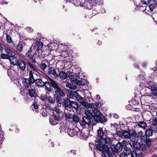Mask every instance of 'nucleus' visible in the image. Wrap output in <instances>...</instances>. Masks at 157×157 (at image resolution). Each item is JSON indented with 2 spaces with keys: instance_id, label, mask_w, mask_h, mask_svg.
<instances>
[{
  "instance_id": "1",
  "label": "nucleus",
  "mask_w": 157,
  "mask_h": 157,
  "mask_svg": "<svg viewBox=\"0 0 157 157\" xmlns=\"http://www.w3.org/2000/svg\"><path fill=\"white\" fill-rule=\"evenodd\" d=\"M27 68L30 70L29 71L28 78L24 79L23 83L24 87L27 89H29L33 86L32 84L34 83L35 78L34 77V72H37L38 69L34 65L29 62L27 63Z\"/></svg>"
},
{
  "instance_id": "2",
  "label": "nucleus",
  "mask_w": 157,
  "mask_h": 157,
  "mask_svg": "<svg viewBox=\"0 0 157 157\" xmlns=\"http://www.w3.org/2000/svg\"><path fill=\"white\" fill-rule=\"evenodd\" d=\"M97 133L99 140L97 145L101 144L111 145L112 144L113 141V139L107 136V133L103 131L102 128H99L97 130Z\"/></svg>"
},
{
  "instance_id": "3",
  "label": "nucleus",
  "mask_w": 157,
  "mask_h": 157,
  "mask_svg": "<svg viewBox=\"0 0 157 157\" xmlns=\"http://www.w3.org/2000/svg\"><path fill=\"white\" fill-rule=\"evenodd\" d=\"M93 116L89 111L85 112V116H83L79 122L80 125L83 128L86 127V125L89 126L90 125L91 120L93 119Z\"/></svg>"
},
{
  "instance_id": "4",
  "label": "nucleus",
  "mask_w": 157,
  "mask_h": 157,
  "mask_svg": "<svg viewBox=\"0 0 157 157\" xmlns=\"http://www.w3.org/2000/svg\"><path fill=\"white\" fill-rule=\"evenodd\" d=\"M138 135H137L134 138V140H131L132 142L130 143L131 147L134 148L137 150V151H144L146 150V145L143 144H140V143L138 142L139 139Z\"/></svg>"
},
{
  "instance_id": "5",
  "label": "nucleus",
  "mask_w": 157,
  "mask_h": 157,
  "mask_svg": "<svg viewBox=\"0 0 157 157\" xmlns=\"http://www.w3.org/2000/svg\"><path fill=\"white\" fill-rule=\"evenodd\" d=\"M111 145L106 144L96 145V148L101 151V155L103 157H111L112 153L110 151L109 147Z\"/></svg>"
},
{
  "instance_id": "6",
  "label": "nucleus",
  "mask_w": 157,
  "mask_h": 157,
  "mask_svg": "<svg viewBox=\"0 0 157 157\" xmlns=\"http://www.w3.org/2000/svg\"><path fill=\"white\" fill-rule=\"evenodd\" d=\"M127 143V142L126 141L123 140L121 143L118 142L116 145L112 144L110 147L113 151V155H116V153L121 151L123 149V147L126 146Z\"/></svg>"
},
{
  "instance_id": "7",
  "label": "nucleus",
  "mask_w": 157,
  "mask_h": 157,
  "mask_svg": "<svg viewBox=\"0 0 157 157\" xmlns=\"http://www.w3.org/2000/svg\"><path fill=\"white\" fill-rule=\"evenodd\" d=\"M55 111L56 113L55 114L54 112L52 114L53 116L50 117L49 119V121L50 124L53 125H55L58 124L59 121V108L58 106H56L54 108Z\"/></svg>"
},
{
  "instance_id": "8",
  "label": "nucleus",
  "mask_w": 157,
  "mask_h": 157,
  "mask_svg": "<svg viewBox=\"0 0 157 157\" xmlns=\"http://www.w3.org/2000/svg\"><path fill=\"white\" fill-rule=\"evenodd\" d=\"M137 135L136 132L133 130L129 131L126 130L123 131V136L126 138L130 139L131 140H133L134 138Z\"/></svg>"
},
{
  "instance_id": "9",
  "label": "nucleus",
  "mask_w": 157,
  "mask_h": 157,
  "mask_svg": "<svg viewBox=\"0 0 157 157\" xmlns=\"http://www.w3.org/2000/svg\"><path fill=\"white\" fill-rule=\"evenodd\" d=\"M50 80L51 81L52 86L54 88L55 90V94L54 95V98L56 100L57 105L59 103V87L58 86L57 83L52 79L49 78Z\"/></svg>"
},
{
  "instance_id": "10",
  "label": "nucleus",
  "mask_w": 157,
  "mask_h": 157,
  "mask_svg": "<svg viewBox=\"0 0 157 157\" xmlns=\"http://www.w3.org/2000/svg\"><path fill=\"white\" fill-rule=\"evenodd\" d=\"M96 106V104H95L92 103L91 104H89L88 105V107L90 108H92V109L93 108L94 110L93 111L94 113V119L95 121L98 117L101 115V113L100 111L96 109H95L94 106Z\"/></svg>"
},
{
  "instance_id": "11",
  "label": "nucleus",
  "mask_w": 157,
  "mask_h": 157,
  "mask_svg": "<svg viewBox=\"0 0 157 157\" xmlns=\"http://www.w3.org/2000/svg\"><path fill=\"white\" fill-rule=\"evenodd\" d=\"M27 94L31 98H36L38 97L37 92L34 86L28 90Z\"/></svg>"
},
{
  "instance_id": "12",
  "label": "nucleus",
  "mask_w": 157,
  "mask_h": 157,
  "mask_svg": "<svg viewBox=\"0 0 157 157\" xmlns=\"http://www.w3.org/2000/svg\"><path fill=\"white\" fill-rule=\"evenodd\" d=\"M33 52L35 53H39V51H41V49L43 47L42 43L40 41L36 42L33 45Z\"/></svg>"
},
{
  "instance_id": "13",
  "label": "nucleus",
  "mask_w": 157,
  "mask_h": 157,
  "mask_svg": "<svg viewBox=\"0 0 157 157\" xmlns=\"http://www.w3.org/2000/svg\"><path fill=\"white\" fill-rule=\"evenodd\" d=\"M13 64L17 66L21 71H24L26 67L25 63L21 59L17 60L15 63H13Z\"/></svg>"
},
{
  "instance_id": "14",
  "label": "nucleus",
  "mask_w": 157,
  "mask_h": 157,
  "mask_svg": "<svg viewBox=\"0 0 157 157\" xmlns=\"http://www.w3.org/2000/svg\"><path fill=\"white\" fill-rule=\"evenodd\" d=\"M153 132L152 131V130L151 129L148 128L147 129L145 132V135L146 136L144 135H143L144 133L142 131H140L138 133V135H139V136L142 139H143V138H144L145 137H146V136H152L153 134Z\"/></svg>"
},
{
  "instance_id": "15",
  "label": "nucleus",
  "mask_w": 157,
  "mask_h": 157,
  "mask_svg": "<svg viewBox=\"0 0 157 157\" xmlns=\"http://www.w3.org/2000/svg\"><path fill=\"white\" fill-rule=\"evenodd\" d=\"M37 57H40V55L39 54H37L35 53L34 54H33V56H32L30 57L29 59L30 60L31 62L29 61H28L26 62L27 64V63L28 62H29L31 63L33 65H34L36 67V65H35V64L36 63L37 61L36 60V56Z\"/></svg>"
},
{
  "instance_id": "16",
  "label": "nucleus",
  "mask_w": 157,
  "mask_h": 157,
  "mask_svg": "<svg viewBox=\"0 0 157 157\" xmlns=\"http://www.w3.org/2000/svg\"><path fill=\"white\" fill-rule=\"evenodd\" d=\"M34 80V83L37 86L41 88L44 87L45 81H44L40 77L39 78L35 79Z\"/></svg>"
},
{
  "instance_id": "17",
  "label": "nucleus",
  "mask_w": 157,
  "mask_h": 157,
  "mask_svg": "<svg viewBox=\"0 0 157 157\" xmlns=\"http://www.w3.org/2000/svg\"><path fill=\"white\" fill-rule=\"evenodd\" d=\"M72 51L69 49L66 50L64 51H62L60 55L63 58H67L68 56H71Z\"/></svg>"
},
{
  "instance_id": "18",
  "label": "nucleus",
  "mask_w": 157,
  "mask_h": 157,
  "mask_svg": "<svg viewBox=\"0 0 157 157\" xmlns=\"http://www.w3.org/2000/svg\"><path fill=\"white\" fill-rule=\"evenodd\" d=\"M77 128H75L73 129H70L68 128V135L71 137L75 136V135L78 134V131H77Z\"/></svg>"
},
{
  "instance_id": "19",
  "label": "nucleus",
  "mask_w": 157,
  "mask_h": 157,
  "mask_svg": "<svg viewBox=\"0 0 157 157\" xmlns=\"http://www.w3.org/2000/svg\"><path fill=\"white\" fill-rule=\"evenodd\" d=\"M48 73L51 75H56V72L54 68L51 65H49L48 67Z\"/></svg>"
},
{
  "instance_id": "20",
  "label": "nucleus",
  "mask_w": 157,
  "mask_h": 157,
  "mask_svg": "<svg viewBox=\"0 0 157 157\" xmlns=\"http://www.w3.org/2000/svg\"><path fill=\"white\" fill-rule=\"evenodd\" d=\"M49 109L47 107L45 108H42L41 109V114L43 116L46 117L49 115L50 113L49 112Z\"/></svg>"
},
{
  "instance_id": "21",
  "label": "nucleus",
  "mask_w": 157,
  "mask_h": 157,
  "mask_svg": "<svg viewBox=\"0 0 157 157\" xmlns=\"http://www.w3.org/2000/svg\"><path fill=\"white\" fill-rule=\"evenodd\" d=\"M60 127L59 128V129L60 130V132H68L69 128L67 127L66 124L64 123H60Z\"/></svg>"
},
{
  "instance_id": "22",
  "label": "nucleus",
  "mask_w": 157,
  "mask_h": 157,
  "mask_svg": "<svg viewBox=\"0 0 157 157\" xmlns=\"http://www.w3.org/2000/svg\"><path fill=\"white\" fill-rule=\"evenodd\" d=\"M45 86L46 90L48 91H52L51 89L52 85L51 84V81H45L44 87Z\"/></svg>"
},
{
  "instance_id": "23",
  "label": "nucleus",
  "mask_w": 157,
  "mask_h": 157,
  "mask_svg": "<svg viewBox=\"0 0 157 157\" xmlns=\"http://www.w3.org/2000/svg\"><path fill=\"white\" fill-rule=\"evenodd\" d=\"M95 121L97 122H100L102 123L106 122L107 121V119L104 116H101V115L98 117V118L96 119Z\"/></svg>"
},
{
  "instance_id": "24",
  "label": "nucleus",
  "mask_w": 157,
  "mask_h": 157,
  "mask_svg": "<svg viewBox=\"0 0 157 157\" xmlns=\"http://www.w3.org/2000/svg\"><path fill=\"white\" fill-rule=\"evenodd\" d=\"M152 94L155 96H157V86L155 85H152L151 86Z\"/></svg>"
},
{
  "instance_id": "25",
  "label": "nucleus",
  "mask_w": 157,
  "mask_h": 157,
  "mask_svg": "<svg viewBox=\"0 0 157 157\" xmlns=\"http://www.w3.org/2000/svg\"><path fill=\"white\" fill-rule=\"evenodd\" d=\"M71 96L74 97L76 98L78 100H81L82 97L76 91H73L71 92Z\"/></svg>"
},
{
  "instance_id": "26",
  "label": "nucleus",
  "mask_w": 157,
  "mask_h": 157,
  "mask_svg": "<svg viewBox=\"0 0 157 157\" xmlns=\"http://www.w3.org/2000/svg\"><path fill=\"white\" fill-rule=\"evenodd\" d=\"M13 72L14 74H15L16 73V70H14L13 68L12 67H10L7 71V75L10 78L12 77V73Z\"/></svg>"
},
{
  "instance_id": "27",
  "label": "nucleus",
  "mask_w": 157,
  "mask_h": 157,
  "mask_svg": "<svg viewBox=\"0 0 157 157\" xmlns=\"http://www.w3.org/2000/svg\"><path fill=\"white\" fill-rule=\"evenodd\" d=\"M34 52L33 51L32 48H31L26 53V55L27 57L29 58L30 57L32 56H33V54H34H34L33 53Z\"/></svg>"
},
{
  "instance_id": "28",
  "label": "nucleus",
  "mask_w": 157,
  "mask_h": 157,
  "mask_svg": "<svg viewBox=\"0 0 157 157\" xmlns=\"http://www.w3.org/2000/svg\"><path fill=\"white\" fill-rule=\"evenodd\" d=\"M139 127L141 128L144 129H145L147 125L146 123L144 121H140L138 124Z\"/></svg>"
},
{
  "instance_id": "29",
  "label": "nucleus",
  "mask_w": 157,
  "mask_h": 157,
  "mask_svg": "<svg viewBox=\"0 0 157 157\" xmlns=\"http://www.w3.org/2000/svg\"><path fill=\"white\" fill-rule=\"evenodd\" d=\"M125 146L123 152H125V153L127 154L128 156L130 155L131 153V150L129 147H126V146Z\"/></svg>"
},
{
  "instance_id": "30",
  "label": "nucleus",
  "mask_w": 157,
  "mask_h": 157,
  "mask_svg": "<svg viewBox=\"0 0 157 157\" xmlns=\"http://www.w3.org/2000/svg\"><path fill=\"white\" fill-rule=\"evenodd\" d=\"M147 97L145 96H142L140 98V101L141 104L145 105L146 104Z\"/></svg>"
},
{
  "instance_id": "31",
  "label": "nucleus",
  "mask_w": 157,
  "mask_h": 157,
  "mask_svg": "<svg viewBox=\"0 0 157 157\" xmlns=\"http://www.w3.org/2000/svg\"><path fill=\"white\" fill-rule=\"evenodd\" d=\"M66 86L67 87H68L71 89H73V90H75V89H76L77 87L75 85H74L73 84H71V83H68L67 84Z\"/></svg>"
},
{
  "instance_id": "32",
  "label": "nucleus",
  "mask_w": 157,
  "mask_h": 157,
  "mask_svg": "<svg viewBox=\"0 0 157 157\" xmlns=\"http://www.w3.org/2000/svg\"><path fill=\"white\" fill-rule=\"evenodd\" d=\"M72 101H70L68 99H66L64 101V104L66 106L70 107Z\"/></svg>"
},
{
  "instance_id": "33",
  "label": "nucleus",
  "mask_w": 157,
  "mask_h": 157,
  "mask_svg": "<svg viewBox=\"0 0 157 157\" xmlns=\"http://www.w3.org/2000/svg\"><path fill=\"white\" fill-rule=\"evenodd\" d=\"M4 49L5 52L6 54L10 55L11 56H12V52L10 49L8 48L7 47H5Z\"/></svg>"
},
{
  "instance_id": "34",
  "label": "nucleus",
  "mask_w": 157,
  "mask_h": 157,
  "mask_svg": "<svg viewBox=\"0 0 157 157\" xmlns=\"http://www.w3.org/2000/svg\"><path fill=\"white\" fill-rule=\"evenodd\" d=\"M71 107L76 109L78 107V105L77 103L72 101L70 105Z\"/></svg>"
},
{
  "instance_id": "35",
  "label": "nucleus",
  "mask_w": 157,
  "mask_h": 157,
  "mask_svg": "<svg viewBox=\"0 0 157 157\" xmlns=\"http://www.w3.org/2000/svg\"><path fill=\"white\" fill-rule=\"evenodd\" d=\"M59 77L62 79H65L67 77L66 74L63 71L59 72Z\"/></svg>"
},
{
  "instance_id": "36",
  "label": "nucleus",
  "mask_w": 157,
  "mask_h": 157,
  "mask_svg": "<svg viewBox=\"0 0 157 157\" xmlns=\"http://www.w3.org/2000/svg\"><path fill=\"white\" fill-rule=\"evenodd\" d=\"M73 121L76 122H78L79 121V118L78 116L75 114L74 115L72 116Z\"/></svg>"
},
{
  "instance_id": "37",
  "label": "nucleus",
  "mask_w": 157,
  "mask_h": 157,
  "mask_svg": "<svg viewBox=\"0 0 157 157\" xmlns=\"http://www.w3.org/2000/svg\"><path fill=\"white\" fill-rule=\"evenodd\" d=\"M11 56L7 54H5L4 53L1 54V57L2 59H10Z\"/></svg>"
},
{
  "instance_id": "38",
  "label": "nucleus",
  "mask_w": 157,
  "mask_h": 157,
  "mask_svg": "<svg viewBox=\"0 0 157 157\" xmlns=\"http://www.w3.org/2000/svg\"><path fill=\"white\" fill-rule=\"evenodd\" d=\"M40 68L43 71H44L45 69L47 67V65L44 63H41L40 65Z\"/></svg>"
},
{
  "instance_id": "39",
  "label": "nucleus",
  "mask_w": 157,
  "mask_h": 157,
  "mask_svg": "<svg viewBox=\"0 0 157 157\" xmlns=\"http://www.w3.org/2000/svg\"><path fill=\"white\" fill-rule=\"evenodd\" d=\"M23 46L21 44H18L17 46V51L20 52L22 49Z\"/></svg>"
},
{
  "instance_id": "40",
  "label": "nucleus",
  "mask_w": 157,
  "mask_h": 157,
  "mask_svg": "<svg viewBox=\"0 0 157 157\" xmlns=\"http://www.w3.org/2000/svg\"><path fill=\"white\" fill-rule=\"evenodd\" d=\"M53 99L52 97L49 96L48 97V103L51 104H53L55 101V98Z\"/></svg>"
},
{
  "instance_id": "41",
  "label": "nucleus",
  "mask_w": 157,
  "mask_h": 157,
  "mask_svg": "<svg viewBox=\"0 0 157 157\" xmlns=\"http://www.w3.org/2000/svg\"><path fill=\"white\" fill-rule=\"evenodd\" d=\"M145 143L147 146L148 147H150L151 145V139H147L145 140Z\"/></svg>"
},
{
  "instance_id": "42",
  "label": "nucleus",
  "mask_w": 157,
  "mask_h": 157,
  "mask_svg": "<svg viewBox=\"0 0 157 157\" xmlns=\"http://www.w3.org/2000/svg\"><path fill=\"white\" fill-rule=\"evenodd\" d=\"M155 7L154 4H151L149 5V7L151 11H153Z\"/></svg>"
},
{
  "instance_id": "43",
  "label": "nucleus",
  "mask_w": 157,
  "mask_h": 157,
  "mask_svg": "<svg viewBox=\"0 0 157 157\" xmlns=\"http://www.w3.org/2000/svg\"><path fill=\"white\" fill-rule=\"evenodd\" d=\"M86 3H85V6L88 9H90L91 8L92 5L90 2H86Z\"/></svg>"
},
{
  "instance_id": "44",
  "label": "nucleus",
  "mask_w": 157,
  "mask_h": 157,
  "mask_svg": "<svg viewBox=\"0 0 157 157\" xmlns=\"http://www.w3.org/2000/svg\"><path fill=\"white\" fill-rule=\"evenodd\" d=\"M131 155L132 157H137V152L135 150L131 152Z\"/></svg>"
},
{
  "instance_id": "45",
  "label": "nucleus",
  "mask_w": 157,
  "mask_h": 157,
  "mask_svg": "<svg viewBox=\"0 0 157 157\" xmlns=\"http://www.w3.org/2000/svg\"><path fill=\"white\" fill-rule=\"evenodd\" d=\"M32 106H33L34 109H36L35 112L36 113H37L38 111V110L36 109L38 108V105L37 104V103L34 102Z\"/></svg>"
},
{
  "instance_id": "46",
  "label": "nucleus",
  "mask_w": 157,
  "mask_h": 157,
  "mask_svg": "<svg viewBox=\"0 0 157 157\" xmlns=\"http://www.w3.org/2000/svg\"><path fill=\"white\" fill-rule=\"evenodd\" d=\"M132 104L134 105H138V102L136 99L134 98L132 100Z\"/></svg>"
},
{
  "instance_id": "47",
  "label": "nucleus",
  "mask_w": 157,
  "mask_h": 157,
  "mask_svg": "<svg viewBox=\"0 0 157 157\" xmlns=\"http://www.w3.org/2000/svg\"><path fill=\"white\" fill-rule=\"evenodd\" d=\"M40 98L43 101H45L47 100V98L46 96L43 94L40 95Z\"/></svg>"
},
{
  "instance_id": "48",
  "label": "nucleus",
  "mask_w": 157,
  "mask_h": 157,
  "mask_svg": "<svg viewBox=\"0 0 157 157\" xmlns=\"http://www.w3.org/2000/svg\"><path fill=\"white\" fill-rule=\"evenodd\" d=\"M72 115L69 113H65V117L67 119H70L71 118Z\"/></svg>"
},
{
  "instance_id": "49",
  "label": "nucleus",
  "mask_w": 157,
  "mask_h": 157,
  "mask_svg": "<svg viewBox=\"0 0 157 157\" xmlns=\"http://www.w3.org/2000/svg\"><path fill=\"white\" fill-rule=\"evenodd\" d=\"M150 128L152 130V131H157V126L156 125H152L150 127Z\"/></svg>"
},
{
  "instance_id": "50",
  "label": "nucleus",
  "mask_w": 157,
  "mask_h": 157,
  "mask_svg": "<svg viewBox=\"0 0 157 157\" xmlns=\"http://www.w3.org/2000/svg\"><path fill=\"white\" fill-rule=\"evenodd\" d=\"M6 39L7 42L9 43H10L12 41L11 38L8 34L6 35Z\"/></svg>"
},
{
  "instance_id": "51",
  "label": "nucleus",
  "mask_w": 157,
  "mask_h": 157,
  "mask_svg": "<svg viewBox=\"0 0 157 157\" xmlns=\"http://www.w3.org/2000/svg\"><path fill=\"white\" fill-rule=\"evenodd\" d=\"M128 155L125 153V152H122L120 154V157H128Z\"/></svg>"
},
{
  "instance_id": "52",
  "label": "nucleus",
  "mask_w": 157,
  "mask_h": 157,
  "mask_svg": "<svg viewBox=\"0 0 157 157\" xmlns=\"http://www.w3.org/2000/svg\"><path fill=\"white\" fill-rule=\"evenodd\" d=\"M152 124L156 125L157 124V118L155 117L153 118L152 121Z\"/></svg>"
},
{
  "instance_id": "53",
  "label": "nucleus",
  "mask_w": 157,
  "mask_h": 157,
  "mask_svg": "<svg viewBox=\"0 0 157 157\" xmlns=\"http://www.w3.org/2000/svg\"><path fill=\"white\" fill-rule=\"evenodd\" d=\"M24 101L27 102L30 101L31 100L30 98L27 95L25 96L24 98Z\"/></svg>"
},
{
  "instance_id": "54",
  "label": "nucleus",
  "mask_w": 157,
  "mask_h": 157,
  "mask_svg": "<svg viewBox=\"0 0 157 157\" xmlns=\"http://www.w3.org/2000/svg\"><path fill=\"white\" fill-rule=\"evenodd\" d=\"M98 13V11L96 9H93L92 10V14L93 16L95 15Z\"/></svg>"
},
{
  "instance_id": "55",
  "label": "nucleus",
  "mask_w": 157,
  "mask_h": 157,
  "mask_svg": "<svg viewBox=\"0 0 157 157\" xmlns=\"http://www.w3.org/2000/svg\"><path fill=\"white\" fill-rule=\"evenodd\" d=\"M141 1L142 3L147 4L150 3L151 0H141Z\"/></svg>"
},
{
  "instance_id": "56",
  "label": "nucleus",
  "mask_w": 157,
  "mask_h": 157,
  "mask_svg": "<svg viewBox=\"0 0 157 157\" xmlns=\"http://www.w3.org/2000/svg\"><path fill=\"white\" fill-rule=\"evenodd\" d=\"M25 30L29 33L32 32L33 31V29L30 27H26L25 29Z\"/></svg>"
},
{
  "instance_id": "57",
  "label": "nucleus",
  "mask_w": 157,
  "mask_h": 157,
  "mask_svg": "<svg viewBox=\"0 0 157 157\" xmlns=\"http://www.w3.org/2000/svg\"><path fill=\"white\" fill-rule=\"evenodd\" d=\"M144 76L142 75H138V77H137V79L140 80L141 79H144Z\"/></svg>"
},
{
  "instance_id": "58",
  "label": "nucleus",
  "mask_w": 157,
  "mask_h": 157,
  "mask_svg": "<svg viewBox=\"0 0 157 157\" xmlns=\"http://www.w3.org/2000/svg\"><path fill=\"white\" fill-rule=\"evenodd\" d=\"M77 76L76 75H73L71 77V79L72 80L76 81H77Z\"/></svg>"
},
{
  "instance_id": "59",
  "label": "nucleus",
  "mask_w": 157,
  "mask_h": 157,
  "mask_svg": "<svg viewBox=\"0 0 157 157\" xmlns=\"http://www.w3.org/2000/svg\"><path fill=\"white\" fill-rule=\"evenodd\" d=\"M0 4L5 5L8 4V2L4 0H0Z\"/></svg>"
},
{
  "instance_id": "60",
  "label": "nucleus",
  "mask_w": 157,
  "mask_h": 157,
  "mask_svg": "<svg viewBox=\"0 0 157 157\" xmlns=\"http://www.w3.org/2000/svg\"><path fill=\"white\" fill-rule=\"evenodd\" d=\"M116 134L119 136L121 137L123 136V132H121L120 131H117L116 132Z\"/></svg>"
},
{
  "instance_id": "61",
  "label": "nucleus",
  "mask_w": 157,
  "mask_h": 157,
  "mask_svg": "<svg viewBox=\"0 0 157 157\" xmlns=\"http://www.w3.org/2000/svg\"><path fill=\"white\" fill-rule=\"evenodd\" d=\"M82 82H83L81 80H77V81L76 82V83L77 84H78L79 85H82Z\"/></svg>"
},
{
  "instance_id": "62",
  "label": "nucleus",
  "mask_w": 157,
  "mask_h": 157,
  "mask_svg": "<svg viewBox=\"0 0 157 157\" xmlns=\"http://www.w3.org/2000/svg\"><path fill=\"white\" fill-rule=\"evenodd\" d=\"M59 96H65L64 93L62 90H59Z\"/></svg>"
},
{
  "instance_id": "63",
  "label": "nucleus",
  "mask_w": 157,
  "mask_h": 157,
  "mask_svg": "<svg viewBox=\"0 0 157 157\" xmlns=\"http://www.w3.org/2000/svg\"><path fill=\"white\" fill-rule=\"evenodd\" d=\"M3 46H4V45L0 42V51H2L3 48Z\"/></svg>"
},
{
  "instance_id": "64",
  "label": "nucleus",
  "mask_w": 157,
  "mask_h": 157,
  "mask_svg": "<svg viewBox=\"0 0 157 157\" xmlns=\"http://www.w3.org/2000/svg\"><path fill=\"white\" fill-rule=\"evenodd\" d=\"M114 117L117 119L119 118V116L118 114L117 113H114L113 115Z\"/></svg>"
}]
</instances>
